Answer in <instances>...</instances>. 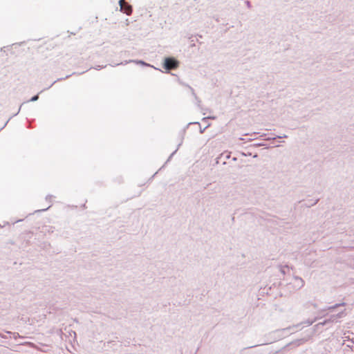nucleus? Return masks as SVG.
Here are the masks:
<instances>
[{"instance_id":"f257e3e1","label":"nucleus","mask_w":354,"mask_h":354,"mask_svg":"<svg viewBox=\"0 0 354 354\" xmlns=\"http://www.w3.org/2000/svg\"><path fill=\"white\" fill-rule=\"evenodd\" d=\"M120 6L121 10L127 14V15H129L132 12V7L131 5H129L127 2L125 1V0H120Z\"/></svg>"},{"instance_id":"f03ea898","label":"nucleus","mask_w":354,"mask_h":354,"mask_svg":"<svg viewBox=\"0 0 354 354\" xmlns=\"http://www.w3.org/2000/svg\"><path fill=\"white\" fill-rule=\"evenodd\" d=\"M178 65V62L173 58H166L165 60V68L167 70L176 68Z\"/></svg>"},{"instance_id":"7ed1b4c3","label":"nucleus","mask_w":354,"mask_h":354,"mask_svg":"<svg viewBox=\"0 0 354 354\" xmlns=\"http://www.w3.org/2000/svg\"><path fill=\"white\" fill-rule=\"evenodd\" d=\"M37 97H38L37 96L34 97L32 98V100H36L37 99Z\"/></svg>"}]
</instances>
